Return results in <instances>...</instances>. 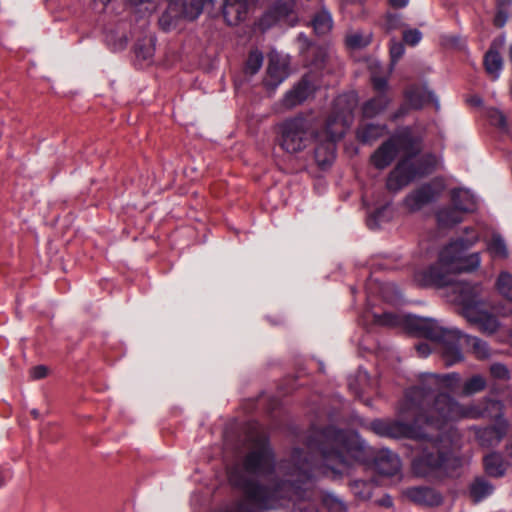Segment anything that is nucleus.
Here are the masks:
<instances>
[{"mask_svg":"<svg viewBox=\"0 0 512 512\" xmlns=\"http://www.w3.org/2000/svg\"><path fill=\"white\" fill-rule=\"evenodd\" d=\"M463 213L456 206H444L436 211V220L440 227L451 228L463 220Z\"/></svg>","mask_w":512,"mask_h":512,"instance_id":"aec40b11","label":"nucleus"},{"mask_svg":"<svg viewBox=\"0 0 512 512\" xmlns=\"http://www.w3.org/2000/svg\"><path fill=\"white\" fill-rule=\"evenodd\" d=\"M152 38L148 40V45L143 47L141 44H137L135 48V52L138 57H141L144 60H148L153 56L154 48L152 47Z\"/></svg>","mask_w":512,"mask_h":512,"instance_id":"4c0bfd02","label":"nucleus"},{"mask_svg":"<svg viewBox=\"0 0 512 512\" xmlns=\"http://www.w3.org/2000/svg\"><path fill=\"white\" fill-rule=\"evenodd\" d=\"M422 39V33L418 29H406L403 31V41L410 46L417 45Z\"/></svg>","mask_w":512,"mask_h":512,"instance_id":"f704fd0d","label":"nucleus"},{"mask_svg":"<svg viewBox=\"0 0 512 512\" xmlns=\"http://www.w3.org/2000/svg\"><path fill=\"white\" fill-rule=\"evenodd\" d=\"M359 381H366L368 379V374L366 371H359L358 374Z\"/></svg>","mask_w":512,"mask_h":512,"instance_id":"de8ad7c7","label":"nucleus"},{"mask_svg":"<svg viewBox=\"0 0 512 512\" xmlns=\"http://www.w3.org/2000/svg\"><path fill=\"white\" fill-rule=\"evenodd\" d=\"M323 505L330 512H346L347 505L346 503L337 495L327 492L322 497Z\"/></svg>","mask_w":512,"mask_h":512,"instance_id":"2f4dec72","label":"nucleus"},{"mask_svg":"<svg viewBox=\"0 0 512 512\" xmlns=\"http://www.w3.org/2000/svg\"><path fill=\"white\" fill-rule=\"evenodd\" d=\"M377 503H378V505L386 507V508H390L393 506V500H392L391 496L387 495V494L384 495L383 497H381L380 499H378Z\"/></svg>","mask_w":512,"mask_h":512,"instance_id":"a18cd8bd","label":"nucleus"},{"mask_svg":"<svg viewBox=\"0 0 512 512\" xmlns=\"http://www.w3.org/2000/svg\"><path fill=\"white\" fill-rule=\"evenodd\" d=\"M389 2L395 8H404L408 5L409 0H389Z\"/></svg>","mask_w":512,"mask_h":512,"instance_id":"49530a36","label":"nucleus"},{"mask_svg":"<svg viewBox=\"0 0 512 512\" xmlns=\"http://www.w3.org/2000/svg\"><path fill=\"white\" fill-rule=\"evenodd\" d=\"M394 286L392 284H384L380 287V292L382 294V297L387 301H393L394 298L388 296V291L394 290Z\"/></svg>","mask_w":512,"mask_h":512,"instance_id":"c03bdc74","label":"nucleus"},{"mask_svg":"<svg viewBox=\"0 0 512 512\" xmlns=\"http://www.w3.org/2000/svg\"><path fill=\"white\" fill-rule=\"evenodd\" d=\"M418 425L427 436L418 439L425 441L421 453L414 457L411 463L412 472L423 478L442 480L452 477L461 466V459L452 450V437L445 431H437L435 427H428L422 418Z\"/></svg>","mask_w":512,"mask_h":512,"instance_id":"39448f33","label":"nucleus"},{"mask_svg":"<svg viewBox=\"0 0 512 512\" xmlns=\"http://www.w3.org/2000/svg\"><path fill=\"white\" fill-rule=\"evenodd\" d=\"M102 3L107 4L110 0H100Z\"/></svg>","mask_w":512,"mask_h":512,"instance_id":"864d4df0","label":"nucleus"},{"mask_svg":"<svg viewBox=\"0 0 512 512\" xmlns=\"http://www.w3.org/2000/svg\"><path fill=\"white\" fill-rule=\"evenodd\" d=\"M349 388L354 391V393L358 396V397H361V392L358 390V388L356 386H354V384L352 382L349 383Z\"/></svg>","mask_w":512,"mask_h":512,"instance_id":"8fccbe9b","label":"nucleus"},{"mask_svg":"<svg viewBox=\"0 0 512 512\" xmlns=\"http://www.w3.org/2000/svg\"><path fill=\"white\" fill-rule=\"evenodd\" d=\"M455 294L453 300L460 306L462 316L471 324L477 325L486 335L495 334L501 322L491 312L484 309L483 286L480 283L460 282L452 287Z\"/></svg>","mask_w":512,"mask_h":512,"instance_id":"0eeeda50","label":"nucleus"},{"mask_svg":"<svg viewBox=\"0 0 512 512\" xmlns=\"http://www.w3.org/2000/svg\"><path fill=\"white\" fill-rule=\"evenodd\" d=\"M31 377L34 379H41L46 376L47 368L45 366H36L31 369Z\"/></svg>","mask_w":512,"mask_h":512,"instance_id":"a19ab883","label":"nucleus"},{"mask_svg":"<svg viewBox=\"0 0 512 512\" xmlns=\"http://www.w3.org/2000/svg\"><path fill=\"white\" fill-rule=\"evenodd\" d=\"M149 0H131V2H133L134 4H140V3H144V2H148Z\"/></svg>","mask_w":512,"mask_h":512,"instance_id":"3c124183","label":"nucleus"},{"mask_svg":"<svg viewBox=\"0 0 512 512\" xmlns=\"http://www.w3.org/2000/svg\"><path fill=\"white\" fill-rule=\"evenodd\" d=\"M386 29L391 31L403 26L401 17L397 14H390L386 18Z\"/></svg>","mask_w":512,"mask_h":512,"instance_id":"58836bf2","label":"nucleus"},{"mask_svg":"<svg viewBox=\"0 0 512 512\" xmlns=\"http://www.w3.org/2000/svg\"><path fill=\"white\" fill-rule=\"evenodd\" d=\"M386 134V126L379 124H363L357 130V137L363 143H369L377 140Z\"/></svg>","mask_w":512,"mask_h":512,"instance_id":"b1692460","label":"nucleus"},{"mask_svg":"<svg viewBox=\"0 0 512 512\" xmlns=\"http://www.w3.org/2000/svg\"><path fill=\"white\" fill-rule=\"evenodd\" d=\"M263 54L258 50L250 52L245 65V72L250 75L256 74L263 64Z\"/></svg>","mask_w":512,"mask_h":512,"instance_id":"473e14b6","label":"nucleus"},{"mask_svg":"<svg viewBox=\"0 0 512 512\" xmlns=\"http://www.w3.org/2000/svg\"><path fill=\"white\" fill-rule=\"evenodd\" d=\"M484 468L486 473L492 477H501L505 474L507 463L498 453H491L484 457Z\"/></svg>","mask_w":512,"mask_h":512,"instance_id":"4be33fe9","label":"nucleus"},{"mask_svg":"<svg viewBox=\"0 0 512 512\" xmlns=\"http://www.w3.org/2000/svg\"><path fill=\"white\" fill-rule=\"evenodd\" d=\"M370 317L378 325L388 327L402 326L410 333L433 341L438 346L448 366L463 359L461 349L464 346L470 349L478 359H486L490 356L489 345L484 340L463 334L457 328L441 325L431 318L392 312H384L383 314L366 312L364 314L366 320H369Z\"/></svg>","mask_w":512,"mask_h":512,"instance_id":"f03ea898","label":"nucleus"},{"mask_svg":"<svg viewBox=\"0 0 512 512\" xmlns=\"http://www.w3.org/2000/svg\"><path fill=\"white\" fill-rule=\"evenodd\" d=\"M486 250L494 260H506L510 256L507 243L499 233H493L486 241Z\"/></svg>","mask_w":512,"mask_h":512,"instance_id":"412c9836","label":"nucleus"},{"mask_svg":"<svg viewBox=\"0 0 512 512\" xmlns=\"http://www.w3.org/2000/svg\"><path fill=\"white\" fill-rule=\"evenodd\" d=\"M389 215V202L375 208L367 218V225L370 229H377L381 223L388 221Z\"/></svg>","mask_w":512,"mask_h":512,"instance_id":"c756f323","label":"nucleus"},{"mask_svg":"<svg viewBox=\"0 0 512 512\" xmlns=\"http://www.w3.org/2000/svg\"><path fill=\"white\" fill-rule=\"evenodd\" d=\"M406 103L403 104L394 114V118H399L408 113V109H421L425 104L432 102L436 109H439V101L435 94L427 86L413 85L405 92Z\"/></svg>","mask_w":512,"mask_h":512,"instance_id":"9b49d317","label":"nucleus"},{"mask_svg":"<svg viewBox=\"0 0 512 512\" xmlns=\"http://www.w3.org/2000/svg\"><path fill=\"white\" fill-rule=\"evenodd\" d=\"M390 100L384 93H380L376 97L367 101L363 106V115L366 118H373L376 115L380 114L382 111L386 109Z\"/></svg>","mask_w":512,"mask_h":512,"instance_id":"a878e982","label":"nucleus"},{"mask_svg":"<svg viewBox=\"0 0 512 512\" xmlns=\"http://www.w3.org/2000/svg\"><path fill=\"white\" fill-rule=\"evenodd\" d=\"M372 40V34L369 31L350 30L345 38L348 48L353 50L367 47Z\"/></svg>","mask_w":512,"mask_h":512,"instance_id":"393cba45","label":"nucleus"},{"mask_svg":"<svg viewBox=\"0 0 512 512\" xmlns=\"http://www.w3.org/2000/svg\"><path fill=\"white\" fill-rule=\"evenodd\" d=\"M312 26L316 34L324 35L328 33L333 26V19L330 12L322 8L312 19Z\"/></svg>","mask_w":512,"mask_h":512,"instance_id":"bb28decb","label":"nucleus"},{"mask_svg":"<svg viewBox=\"0 0 512 512\" xmlns=\"http://www.w3.org/2000/svg\"><path fill=\"white\" fill-rule=\"evenodd\" d=\"M491 375L499 380H508L510 378V373L508 368L501 363H494L490 367Z\"/></svg>","mask_w":512,"mask_h":512,"instance_id":"c9c22d12","label":"nucleus"},{"mask_svg":"<svg viewBox=\"0 0 512 512\" xmlns=\"http://www.w3.org/2000/svg\"><path fill=\"white\" fill-rule=\"evenodd\" d=\"M207 0H169L166 11L159 18V25L164 31L175 28L181 18L196 19L203 10Z\"/></svg>","mask_w":512,"mask_h":512,"instance_id":"1a4fd4ad","label":"nucleus"},{"mask_svg":"<svg viewBox=\"0 0 512 512\" xmlns=\"http://www.w3.org/2000/svg\"><path fill=\"white\" fill-rule=\"evenodd\" d=\"M313 89L314 88L309 80V77H303V79L296 86H294L293 89L285 94L283 98V106L287 109H291L301 104L312 94Z\"/></svg>","mask_w":512,"mask_h":512,"instance_id":"dca6fc26","label":"nucleus"},{"mask_svg":"<svg viewBox=\"0 0 512 512\" xmlns=\"http://www.w3.org/2000/svg\"><path fill=\"white\" fill-rule=\"evenodd\" d=\"M465 235L451 239L438 252L437 261L414 273V281L422 286L445 287L462 272H473L481 265L479 252L467 253L480 239L475 228L464 230Z\"/></svg>","mask_w":512,"mask_h":512,"instance_id":"20e7f679","label":"nucleus"},{"mask_svg":"<svg viewBox=\"0 0 512 512\" xmlns=\"http://www.w3.org/2000/svg\"><path fill=\"white\" fill-rule=\"evenodd\" d=\"M288 66L289 58L287 55L271 51L268 55L265 85L271 89L278 87L288 76Z\"/></svg>","mask_w":512,"mask_h":512,"instance_id":"f8f14e48","label":"nucleus"},{"mask_svg":"<svg viewBox=\"0 0 512 512\" xmlns=\"http://www.w3.org/2000/svg\"><path fill=\"white\" fill-rule=\"evenodd\" d=\"M295 6V0H277L271 9L262 17L260 25L268 28L273 22L287 17Z\"/></svg>","mask_w":512,"mask_h":512,"instance_id":"f3484780","label":"nucleus"},{"mask_svg":"<svg viewBox=\"0 0 512 512\" xmlns=\"http://www.w3.org/2000/svg\"><path fill=\"white\" fill-rule=\"evenodd\" d=\"M258 0H223L222 14L229 25L244 21Z\"/></svg>","mask_w":512,"mask_h":512,"instance_id":"4468645a","label":"nucleus"},{"mask_svg":"<svg viewBox=\"0 0 512 512\" xmlns=\"http://www.w3.org/2000/svg\"><path fill=\"white\" fill-rule=\"evenodd\" d=\"M354 92L339 95L334 100L332 114L327 118L325 128L316 132L315 159L319 166L326 167L335 159L336 142L340 140L353 122V112L357 106Z\"/></svg>","mask_w":512,"mask_h":512,"instance_id":"423d86ee","label":"nucleus"},{"mask_svg":"<svg viewBox=\"0 0 512 512\" xmlns=\"http://www.w3.org/2000/svg\"><path fill=\"white\" fill-rule=\"evenodd\" d=\"M487 116L492 125L497 126L501 130L507 129L506 117L501 111L497 109H489Z\"/></svg>","mask_w":512,"mask_h":512,"instance_id":"72a5a7b5","label":"nucleus"},{"mask_svg":"<svg viewBox=\"0 0 512 512\" xmlns=\"http://www.w3.org/2000/svg\"><path fill=\"white\" fill-rule=\"evenodd\" d=\"M371 80L374 88L383 93V91L387 87V79L385 77H380L376 76L375 74H372Z\"/></svg>","mask_w":512,"mask_h":512,"instance_id":"ea45409f","label":"nucleus"},{"mask_svg":"<svg viewBox=\"0 0 512 512\" xmlns=\"http://www.w3.org/2000/svg\"><path fill=\"white\" fill-rule=\"evenodd\" d=\"M416 350L419 356L427 357L431 353V347L428 343H419L416 345Z\"/></svg>","mask_w":512,"mask_h":512,"instance_id":"79ce46f5","label":"nucleus"},{"mask_svg":"<svg viewBox=\"0 0 512 512\" xmlns=\"http://www.w3.org/2000/svg\"><path fill=\"white\" fill-rule=\"evenodd\" d=\"M486 386L485 379L480 375H474L463 384L461 394L464 396H470L477 392L482 391Z\"/></svg>","mask_w":512,"mask_h":512,"instance_id":"7c9ffc66","label":"nucleus"},{"mask_svg":"<svg viewBox=\"0 0 512 512\" xmlns=\"http://www.w3.org/2000/svg\"><path fill=\"white\" fill-rule=\"evenodd\" d=\"M507 21V14L503 10H499L494 18V23L498 27L505 25Z\"/></svg>","mask_w":512,"mask_h":512,"instance_id":"37998d69","label":"nucleus"},{"mask_svg":"<svg viewBox=\"0 0 512 512\" xmlns=\"http://www.w3.org/2000/svg\"><path fill=\"white\" fill-rule=\"evenodd\" d=\"M446 185L442 178H434L411 191L404 199L405 207L416 212L424 206L436 201L445 191Z\"/></svg>","mask_w":512,"mask_h":512,"instance_id":"9d476101","label":"nucleus"},{"mask_svg":"<svg viewBox=\"0 0 512 512\" xmlns=\"http://www.w3.org/2000/svg\"><path fill=\"white\" fill-rule=\"evenodd\" d=\"M31 414H32L35 418H37V417H38V415H39V412H38L36 409H33V410L31 411Z\"/></svg>","mask_w":512,"mask_h":512,"instance_id":"603ef678","label":"nucleus"},{"mask_svg":"<svg viewBox=\"0 0 512 512\" xmlns=\"http://www.w3.org/2000/svg\"><path fill=\"white\" fill-rule=\"evenodd\" d=\"M404 52L405 48L403 43L396 41L395 39L391 40L390 56L393 65L403 56Z\"/></svg>","mask_w":512,"mask_h":512,"instance_id":"e433bc0d","label":"nucleus"},{"mask_svg":"<svg viewBox=\"0 0 512 512\" xmlns=\"http://www.w3.org/2000/svg\"><path fill=\"white\" fill-rule=\"evenodd\" d=\"M0 485H2V481H0Z\"/></svg>","mask_w":512,"mask_h":512,"instance_id":"5fc2aeb1","label":"nucleus"},{"mask_svg":"<svg viewBox=\"0 0 512 512\" xmlns=\"http://www.w3.org/2000/svg\"><path fill=\"white\" fill-rule=\"evenodd\" d=\"M470 103L473 105H480L482 103V100L480 97H472L470 100Z\"/></svg>","mask_w":512,"mask_h":512,"instance_id":"09e8293b","label":"nucleus"},{"mask_svg":"<svg viewBox=\"0 0 512 512\" xmlns=\"http://www.w3.org/2000/svg\"><path fill=\"white\" fill-rule=\"evenodd\" d=\"M420 150V138L410 128H404L384 141L371 155L372 165L383 170L402 154V158L387 177L386 187L389 191L398 192L435 169L437 158L432 154L418 156Z\"/></svg>","mask_w":512,"mask_h":512,"instance_id":"7ed1b4c3","label":"nucleus"},{"mask_svg":"<svg viewBox=\"0 0 512 512\" xmlns=\"http://www.w3.org/2000/svg\"><path fill=\"white\" fill-rule=\"evenodd\" d=\"M457 373H423L419 384L408 389L400 402L395 419H377L370 423V429L381 437L394 439H420L427 436L418 422L424 418L428 427L437 431L451 432V423L463 418L484 417L490 406L498 403L484 400L462 405L450 393L460 385Z\"/></svg>","mask_w":512,"mask_h":512,"instance_id":"f257e3e1","label":"nucleus"},{"mask_svg":"<svg viewBox=\"0 0 512 512\" xmlns=\"http://www.w3.org/2000/svg\"><path fill=\"white\" fill-rule=\"evenodd\" d=\"M484 66L487 74L493 79L497 80L503 68V59L500 53L496 50L490 49L484 57Z\"/></svg>","mask_w":512,"mask_h":512,"instance_id":"5701e85b","label":"nucleus"},{"mask_svg":"<svg viewBox=\"0 0 512 512\" xmlns=\"http://www.w3.org/2000/svg\"><path fill=\"white\" fill-rule=\"evenodd\" d=\"M375 470L385 476H393L400 472L399 457L389 449H381L374 457Z\"/></svg>","mask_w":512,"mask_h":512,"instance_id":"2eb2a0df","label":"nucleus"},{"mask_svg":"<svg viewBox=\"0 0 512 512\" xmlns=\"http://www.w3.org/2000/svg\"><path fill=\"white\" fill-rule=\"evenodd\" d=\"M451 202L463 214L473 212L477 207L476 196L468 189L455 188L451 190Z\"/></svg>","mask_w":512,"mask_h":512,"instance_id":"a211bd4d","label":"nucleus"},{"mask_svg":"<svg viewBox=\"0 0 512 512\" xmlns=\"http://www.w3.org/2000/svg\"><path fill=\"white\" fill-rule=\"evenodd\" d=\"M402 495L418 506L437 507L443 503V495L433 487L411 486L402 491Z\"/></svg>","mask_w":512,"mask_h":512,"instance_id":"ddd939ff","label":"nucleus"},{"mask_svg":"<svg viewBox=\"0 0 512 512\" xmlns=\"http://www.w3.org/2000/svg\"><path fill=\"white\" fill-rule=\"evenodd\" d=\"M374 486L372 480H353L350 483V490L358 500L367 501L372 496Z\"/></svg>","mask_w":512,"mask_h":512,"instance_id":"cd10ccee","label":"nucleus"},{"mask_svg":"<svg viewBox=\"0 0 512 512\" xmlns=\"http://www.w3.org/2000/svg\"><path fill=\"white\" fill-rule=\"evenodd\" d=\"M493 490L494 488L492 484L482 477L476 478L470 486L471 497L476 502H479L491 495Z\"/></svg>","mask_w":512,"mask_h":512,"instance_id":"c85d7f7f","label":"nucleus"},{"mask_svg":"<svg viewBox=\"0 0 512 512\" xmlns=\"http://www.w3.org/2000/svg\"><path fill=\"white\" fill-rule=\"evenodd\" d=\"M474 431L476 440L482 447H492L497 445L505 434L502 428L496 426L474 428Z\"/></svg>","mask_w":512,"mask_h":512,"instance_id":"6ab92c4d","label":"nucleus"},{"mask_svg":"<svg viewBox=\"0 0 512 512\" xmlns=\"http://www.w3.org/2000/svg\"><path fill=\"white\" fill-rule=\"evenodd\" d=\"M316 119L308 114H299L284 120L279 125V144L287 153L303 151L316 134Z\"/></svg>","mask_w":512,"mask_h":512,"instance_id":"6e6552de","label":"nucleus"}]
</instances>
